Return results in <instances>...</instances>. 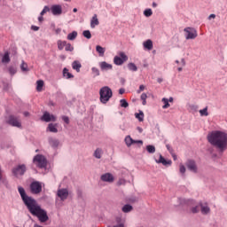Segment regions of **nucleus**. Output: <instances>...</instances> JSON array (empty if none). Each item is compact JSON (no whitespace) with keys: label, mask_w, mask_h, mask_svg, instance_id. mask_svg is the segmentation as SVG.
<instances>
[{"label":"nucleus","mask_w":227,"mask_h":227,"mask_svg":"<svg viewBox=\"0 0 227 227\" xmlns=\"http://www.w3.org/2000/svg\"><path fill=\"white\" fill-rule=\"evenodd\" d=\"M18 192L23 201V204L27 208L28 212H30L31 215L37 217L40 223H47V221H49V215H47V211L42 208V206L36 202V200L26 193L24 187L19 186Z\"/></svg>","instance_id":"1"},{"label":"nucleus","mask_w":227,"mask_h":227,"mask_svg":"<svg viewBox=\"0 0 227 227\" xmlns=\"http://www.w3.org/2000/svg\"><path fill=\"white\" fill-rule=\"evenodd\" d=\"M207 141L212 146H215L219 155H223L227 150V133L221 130H214L207 134Z\"/></svg>","instance_id":"2"},{"label":"nucleus","mask_w":227,"mask_h":227,"mask_svg":"<svg viewBox=\"0 0 227 227\" xmlns=\"http://www.w3.org/2000/svg\"><path fill=\"white\" fill-rule=\"evenodd\" d=\"M177 201L182 207H192L191 212L192 214H199L200 213V206H196V200L192 199H182L178 198Z\"/></svg>","instance_id":"3"},{"label":"nucleus","mask_w":227,"mask_h":227,"mask_svg":"<svg viewBox=\"0 0 227 227\" xmlns=\"http://www.w3.org/2000/svg\"><path fill=\"white\" fill-rule=\"evenodd\" d=\"M113 98V90L109 86H104L99 90V100L101 104H107Z\"/></svg>","instance_id":"4"},{"label":"nucleus","mask_w":227,"mask_h":227,"mask_svg":"<svg viewBox=\"0 0 227 227\" xmlns=\"http://www.w3.org/2000/svg\"><path fill=\"white\" fill-rule=\"evenodd\" d=\"M33 163L36 164L37 168L40 169H44L47 168V158L43 154H36L33 158Z\"/></svg>","instance_id":"5"},{"label":"nucleus","mask_w":227,"mask_h":227,"mask_svg":"<svg viewBox=\"0 0 227 227\" xmlns=\"http://www.w3.org/2000/svg\"><path fill=\"white\" fill-rule=\"evenodd\" d=\"M26 171H27V168L26 164H20L12 169V174L15 178H19V176H24L26 175Z\"/></svg>","instance_id":"6"},{"label":"nucleus","mask_w":227,"mask_h":227,"mask_svg":"<svg viewBox=\"0 0 227 227\" xmlns=\"http://www.w3.org/2000/svg\"><path fill=\"white\" fill-rule=\"evenodd\" d=\"M125 61H129V56H127L123 51H120L119 56H115L114 58V65H117V67L123 65Z\"/></svg>","instance_id":"7"},{"label":"nucleus","mask_w":227,"mask_h":227,"mask_svg":"<svg viewBox=\"0 0 227 227\" xmlns=\"http://www.w3.org/2000/svg\"><path fill=\"white\" fill-rule=\"evenodd\" d=\"M31 194H40L42 192V183L40 181H33L29 186Z\"/></svg>","instance_id":"8"},{"label":"nucleus","mask_w":227,"mask_h":227,"mask_svg":"<svg viewBox=\"0 0 227 227\" xmlns=\"http://www.w3.org/2000/svg\"><path fill=\"white\" fill-rule=\"evenodd\" d=\"M6 123L11 125V127H17V129H20L22 127V123L19 121V117L15 115H9Z\"/></svg>","instance_id":"9"},{"label":"nucleus","mask_w":227,"mask_h":227,"mask_svg":"<svg viewBox=\"0 0 227 227\" xmlns=\"http://www.w3.org/2000/svg\"><path fill=\"white\" fill-rule=\"evenodd\" d=\"M185 167L187 168L188 171L191 173H198V165H196V160H187L185 162Z\"/></svg>","instance_id":"10"},{"label":"nucleus","mask_w":227,"mask_h":227,"mask_svg":"<svg viewBox=\"0 0 227 227\" xmlns=\"http://www.w3.org/2000/svg\"><path fill=\"white\" fill-rule=\"evenodd\" d=\"M184 33H186V40H194L198 36V32L194 28L186 27L184 28Z\"/></svg>","instance_id":"11"},{"label":"nucleus","mask_w":227,"mask_h":227,"mask_svg":"<svg viewBox=\"0 0 227 227\" xmlns=\"http://www.w3.org/2000/svg\"><path fill=\"white\" fill-rule=\"evenodd\" d=\"M42 121H45L46 123H50V121H56L57 118L54 114H51L49 112H44L41 116Z\"/></svg>","instance_id":"12"},{"label":"nucleus","mask_w":227,"mask_h":227,"mask_svg":"<svg viewBox=\"0 0 227 227\" xmlns=\"http://www.w3.org/2000/svg\"><path fill=\"white\" fill-rule=\"evenodd\" d=\"M155 162L157 164H162L163 166H171V164H173V161H171V160H166V158H164L162 154H160L159 160L155 159Z\"/></svg>","instance_id":"13"},{"label":"nucleus","mask_w":227,"mask_h":227,"mask_svg":"<svg viewBox=\"0 0 227 227\" xmlns=\"http://www.w3.org/2000/svg\"><path fill=\"white\" fill-rule=\"evenodd\" d=\"M50 10L52 15H61L63 13V8L59 4L51 5Z\"/></svg>","instance_id":"14"},{"label":"nucleus","mask_w":227,"mask_h":227,"mask_svg":"<svg viewBox=\"0 0 227 227\" xmlns=\"http://www.w3.org/2000/svg\"><path fill=\"white\" fill-rule=\"evenodd\" d=\"M102 182H107L108 184H113L114 182V176L111 173H106L101 176Z\"/></svg>","instance_id":"15"},{"label":"nucleus","mask_w":227,"mask_h":227,"mask_svg":"<svg viewBox=\"0 0 227 227\" xmlns=\"http://www.w3.org/2000/svg\"><path fill=\"white\" fill-rule=\"evenodd\" d=\"M57 196L61 200V201H65V200L68 198V190L59 189L57 192Z\"/></svg>","instance_id":"16"},{"label":"nucleus","mask_w":227,"mask_h":227,"mask_svg":"<svg viewBox=\"0 0 227 227\" xmlns=\"http://www.w3.org/2000/svg\"><path fill=\"white\" fill-rule=\"evenodd\" d=\"M99 68L102 72H107V70H113V65L106 61H102L99 62Z\"/></svg>","instance_id":"17"},{"label":"nucleus","mask_w":227,"mask_h":227,"mask_svg":"<svg viewBox=\"0 0 227 227\" xmlns=\"http://www.w3.org/2000/svg\"><path fill=\"white\" fill-rule=\"evenodd\" d=\"M200 207V212L203 215H208V213L210 212V207L206 203V206L203 205V202L199 203Z\"/></svg>","instance_id":"18"},{"label":"nucleus","mask_w":227,"mask_h":227,"mask_svg":"<svg viewBox=\"0 0 227 227\" xmlns=\"http://www.w3.org/2000/svg\"><path fill=\"white\" fill-rule=\"evenodd\" d=\"M116 224L113 227H125V219L121 218V216L115 217Z\"/></svg>","instance_id":"19"},{"label":"nucleus","mask_w":227,"mask_h":227,"mask_svg":"<svg viewBox=\"0 0 227 227\" xmlns=\"http://www.w3.org/2000/svg\"><path fill=\"white\" fill-rule=\"evenodd\" d=\"M144 48L147 51H152L153 49V42L152 39H147L145 42L143 43Z\"/></svg>","instance_id":"20"},{"label":"nucleus","mask_w":227,"mask_h":227,"mask_svg":"<svg viewBox=\"0 0 227 227\" xmlns=\"http://www.w3.org/2000/svg\"><path fill=\"white\" fill-rule=\"evenodd\" d=\"M82 67V65L78 60H74L72 63V68H73V70H75L76 72H81Z\"/></svg>","instance_id":"21"},{"label":"nucleus","mask_w":227,"mask_h":227,"mask_svg":"<svg viewBox=\"0 0 227 227\" xmlns=\"http://www.w3.org/2000/svg\"><path fill=\"white\" fill-rule=\"evenodd\" d=\"M10 61H12V59H10V52L5 51L2 57V63L7 65V63H10Z\"/></svg>","instance_id":"22"},{"label":"nucleus","mask_w":227,"mask_h":227,"mask_svg":"<svg viewBox=\"0 0 227 227\" xmlns=\"http://www.w3.org/2000/svg\"><path fill=\"white\" fill-rule=\"evenodd\" d=\"M49 144L51 145L52 148H58V146H59V140L50 137Z\"/></svg>","instance_id":"23"},{"label":"nucleus","mask_w":227,"mask_h":227,"mask_svg":"<svg viewBox=\"0 0 227 227\" xmlns=\"http://www.w3.org/2000/svg\"><path fill=\"white\" fill-rule=\"evenodd\" d=\"M121 210L124 214H129V212H132V210H134V207L130 204H126L121 207Z\"/></svg>","instance_id":"24"},{"label":"nucleus","mask_w":227,"mask_h":227,"mask_svg":"<svg viewBox=\"0 0 227 227\" xmlns=\"http://www.w3.org/2000/svg\"><path fill=\"white\" fill-rule=\"evenodd\" d=\"M62 74H63V77H66L67 79H74V74L68 72V68L67 67H64Z\"/></svg>","instance_id":"25"},{"label":"nucleus","mask_w":227,"mask_h":227,"mask_svg":"<svg viewBox=\"0 0 227 227\" xmlns=\"http://www.w3.org/2000/svg\"><path fill=\"white\" fill-rule=\"evenodd\" d=\"M58 123H50L49 125H48V130L50 131V132H53L54 134H56V133H58Z\"/></svg>","instance_id":"26"},{"label":"nucleus","mask_w":227,"mask_h":227,"mask_svg":"<svg viewBox=\"0 0 227 227\" xmlns=\"http://www.w3.org/2000/svg\"><path fill=\"white\" fill-rule=\"evenodd\" d=\"M100 22L98 21V18H97V14H94L92 20H90V27H95V26H98Z\"/></svg>","instance_id":"27"},{"label":"nucleus","mask_w":227,"mask_h":227,"mask_svg":"<svg viewBox=\"0 0 227 227\" xmlns=\"http://www.w3.org/2000/svg\"><path fill=\"white\" fill-rule=\"evenodd\" d=\"M135 118L138 120V121H145V113L143 111L139 110L138 113L135 114Z\"/></svg>","instance_id":"28"},{"label":"nucleus","mask_w":227,"mask_h":227,"mask_svg":"<svg viewBox=\"0 0 227 227\" xmlns=\"http://www.w3.org/2000/svg\"><path fill=\"white\" fill-rule=\"evenodd\" d=\"M125 143H126V145L128 146V148H130V146H132V145H134V139L132 137H130V135H128L126 137H125Z\"/></svg>","instance_id":"29"},{"label":"nucleus","mask_w":227,"mask_h":227,"mask_svg":"<svg viewBox=\"0 0 227 227\" xmlns=\"http://www.w3.org/2000/svg\"><path fill=\"white\" fill-rule=\"evenodd\" d=\"M0 184H2V185H4L6 189L10 187V184H8V179H6V177H3V174H1V172H0Z\"/></svg>","instance_id":"30"},{"label":"nucleus","mask_w":227,"mask_h":227,"mask_svg":"<svg viewBox=\"0 0 227 227\" xmlns=\"http://www.w3.org/2000/svg\"><path fill=\"white\" fill-rule=\"evenodd\" d=\"M43 80H38L36 82V91L40 92L43 90Z\"/></svg>","instance_id":"31"},{"label":"nucleus","mask_w":227,"mask_h":227,"mask_svg":"<svg viewBox=\"0 0 227 227\" xmlns=\"http://www.w3.org/2000/svg\"><path fill=\"white\" fill-rule=\"evenodd\" d=\"M57 45H58L59 51H63V49H65V47L67 45V41L59 40L57 42Z\"/></svg>","instance_id":"32"},{"label":"nucleus","mask_w":227,"mask_h":227,"mask_svg":"<svg viewBox=\"0 0 227 227\" xmlns=\"http://www.w3.org/2000/svg\"><path fill=\"white\" fill-rule=\"evenodd\" d=\"M96 51L97 52H98L99 56H104V54H106V48L100 46V45H97L96 46Z\"/></svg>","instance_id":"33"},{"label":"nucleus","mask_w":227,"mask_h":227,"mask_svg":"<svg viewBox=\"0 0 227 227\" xmlns=\"http://www.w3.org/2000/svg\"><path fill=\"white\" fill-rule=\"evenodd\" d=\"M128 69L130 72H137V66H136L133 62H129L128 64Z\"/></svg>","instance_id":"34"},{"label":"nucleus","mask_w":227,"mask_h":227,"mask_svg":"<svg viewBox=\"0 0 227 227\" xmlns=\"http://www.w3.org/2000/svg\"><path fill=\"white\" fill-rule=\"evenodd\" d=\"M145 150L147 153H155V145H146Z\"/></svg>","instance_id":"35"},{"label":"nucleus","mask_w":227,"mask_h":227,"mask_svg":"<svg viewBox=\"0 0 227 227\" xmlns=\"http://www.w3.org/2000/svg\"><path fill=\"white\" fill-rule=\"evenodd\" d=\"M77 38V31H73L67 35V40L74 41Z\"/></svg>","instance_id":"36"},{"label":"nucleus","mask_w":227,"mask_h":227,"mask_svg":"<svg viewBox=\"0 0 227 227\" xmlns=\"http://www.w3.org/2000/svg\"><path fill=\"white\" fill-rule=\"evenodd\" d=\"M94 157L96 159H102V149L97 148L94 152Z\"/></svg>","instance_id":"37"},{"label":"nucleus","mask_w":227,"mask_h":227,"mask_svg":"<svg viewBox=\"0 0 227 227\" xmlns=\"http://www.w3.org/2000/svg\"><path fill=\"white\" fill-rule=\"evenodd\" d=\"M91 72H92L93 77H98V75H100V69L98 67H92Z\"/></svg>","instance_id":"38"},{"label":"nucleus","mask_w":227,"mask_h":227,"mask_svg":"<svg viewBox=\"0 0 227 227\" xmlns=\"http://www.w3.org/2000/svg\"><path fill=\"white\" fill-rule=\"evenodd\" d=\"M200 116H208V106H206L204 109L199 111Z\"/></svg>","instance_id":"39"},{"label":"nucleus","mask_w":227,"mask_h":227,"mask_svg":"<svg viewBox=\"0 0 227 227\" xmlns=\"http://www.w3.org/2000/svg\"><path fill=\"white\" fill-rule=\"evenodd\" d=\"M120 106H121V107H124V109H127V107H129V102L125 98L121 99Z\"/></svg>","instance_id":"40"},{"label":"nucleus","mask_w":227,"mask_h":227,"mask_svg":"<svg viewBox=\"0 0 227 227\" xmlns=\"http://www.w3.org/2000/svg\"><path fill=\"white\" fill-rule=\"evenodd\" d=\"M8 70H9L10 75H15L17 74V67L13 66H10Z\"/></svg>","instance_id":"41"},{"label":"nucleus","mask_w":227,"mask_h":227,"mask_svg":"<svg viewBox=\"0 0 227 227\" xmlns=\"http://www.w3.org/2000/svg\"><path fill=\"white\" fill-rule=\"evenodd\" d=\"M82 36H84V38H87V40H90V38H91V32L90 30H84L82 32Z\"/></svg>","instance_id":"42"},{"label":"nucleus","mask_w":227,"mask_h":227,"mask_svg":"<svg viewBox=\"0 0 227 227\" xmlns=\"http://www.w3.org/2000/svg\"><path fill=\"white\" fill-rule=\"evenodd\" d=\"M161 101L163 102L164 106H162V109H168V107H169V100L166 98H163L161 99Z\"/></svg>","instance_id":"43"},{"label":"nucleus","mask_w":227,"mask_h":227,"mask_svg":"<svg viewBox=\"0 0 227 227\" xmlns=\"http://www.w3.org/2000/svg\"><path fill=\"white\" fill-rule=\"evenodd\" d=\"M20 69L22 70V72H29V68H27V64L24 62V60H22Z\"/></svg>","instance_id":"44"},{"label":"nucleus","mask_w":227,"mask_h":227,"mask_svg":"<svg viewBox=\"0 0 227 227\" xmlns=\"http://www.w3.org/2000/svg\"><path fill=\"white\" fill-rule=\"evenodd\" d=\"M65 51H67V52H74V46H72L70 43H66Z\"/></svg>","instance_id":"45"},{"label":"nucleus","mask_w":227,"mask_h":227,"mask_svg":"<svg viewBox=\"0 0 227 227\" xmlns=\"http://www.w3.org/2000/svg\"><path fill=\"white\" fill-rule=\"evenodd\" d=\"M210 155H211V159H213V160H215V159H219V156L217 155V153H214V149L210 148L208 150Z\"/></svg>","instance_id":"46"},{"label":"nucleus","mask_w":227,"mask_h":227,"mask_svg":"<svg viewBox=\"0 0 227 227\" xmlns=\"http://www.w3.org/2000/svg\"><path fill=\"white\" fill-rule=\"evenodd\" d=\"M144 15L145 17H152V15H153V12L152 11V9H145L144 11Z\"/></svg>","instance_id":"47"},{"label":"nucleus","mask_w":227,"mask_h":227,"mask_svg":"<svg viewBox=\"0 0 227 227\" xmlns=\"http://www.w3.org/2000/svg\"><path fill=\"white\" fill-rule=\"evenodd\" d=\"M128 201L129 203H137L139 201V199L136 196H132L128 199Z\"/></svg>","instance_id":"48"},{"label":"nucleus","mask_w":227,"mask_h":227,"mask_svg":"<svg viewBox=\"0 0 227 227\" xmlns=\"http://www.w3.org/2000/svg\"><path fill=\"white\" fill-rule=\"evenodd\" d=\"M185 171H186L185 165L180 164L179 165V172L181 173V175H185Z\"/></svg>","instance_id":"49"},{"label":"nucleus","mask_w":227,"mask_h":227,"mask_svg":"<svg viewBox=\"0 0 227 227\" xmlns=\"http://www.w3.org/2000/svg\"><path fill=\"white\" fill-rule=\"evenodd\" d=\"M47 12H51V9L49 8L48 5L44 6L43 11L41 12L40 15L43 16L44 13H47Z\"/></svg>","instance_id":"50"},{"label":"nucleus","mask_w":227,"mask_h":227,"mask_svg":"<svg viewBox=\"0 0 227 227\" xmlns=\"http://www.w3.org/2000/svg\"><path fill=\"white\" fill-rule=\"evenodd\" d=\"M62 120L64 121V122L67 124V125H69L70 124V118L67 115H63L62 116Z\"/></svg>","instance_id":"51"},{"label":"nucleus","mask_w":227,"mask_h":227,"mask_svg":"<svg viewBox=\"0 0 227 227\" xmlns=\"http://www.w3.org/2000/svg\"><path fill=\"white\" fill-rule=\"evenodd\" d=\"M166 148L168 150V152L171 154V153H175V150H173V147H171L170 145L167 144L166 145Z\"/></svg>","instance_id":"52"},{"label":"nucleus","mask_w":227,"mask_h":227,"mask_svg":"<svg viewBox=\"0 0 227 227\" xmlns=\"http://www.w3.org/2000/svg\"><path fill=\"white\" fill-rule=\"evenodd\" d=\"M140 98L141 100H146V98H148V96L146 95V93H142Z\"/></svg>","instance_id":"53"},{"label":"nucleus","mask_w":227,"mask_h":227,"mask_svg":"<svg viewBox=\"0 0 227 227\" xmlns=\"http://www.w3.org/2000/svg\"><path fill=\"white\" fill-rule=\"evenodd\" d=\"M141 91H145V85H140L139 90H137V93H141Z\"/></svg>","instance_id":"54"},{"label":"nucleus","mask_w":227,"mask_h":227,"mask_svg":"<svg viewBox=\"0 0 227 227\" xmlns=\"http://www.w3.org/2000/svg\"><path fill=\"white\" fill-rule=\"evenodd\" d=\"M31 29H32V31H39L40 27H36V26H35V25H32V26H31Z\"/></svg>","instance_id":"55"},{"label":"nucleus","mask_w":227,"mask_h":227,"mask_svg":"<svg viewBox=\"0 0 227 227\" xmlns=\"http://www.w3.org/2000/svg\"><path fill=\"white\" fill-rule=\"evenodd\" d=\"M77 196H78V198H82V191H81V190H77Z\"/></svg>","instance_id":"56"},{"label":"nucleus","mask_w":227,"mask_h":227,"mask_svg":"<svg viewBox=\"0 0 227 227\" xmlns=\"http://www.w3.org/2000/svg\"><path fill=\"white\" fill-rule=\"evenodd\" d=\"M9 86L10 85L8 83H4V91H8Z\"/></svg>","instance_id":"57"},{"label":"nucleus","mask_w":227,"mask_h":227,"mask_svg":"<svg viewBox=\"0 0 227 227\" xmlns=\"http://www.w3.org/2000/svg\"><path fill=\"white\" fill-rule=\"evenodd\" d=\"M170 155L172 156L174 160H176L178 159V157L176 156V154L175 153H172Z\"/></svg>","instance_id":"58"},{"label":"nucleus","mask_w":227,"mask_h":227,"mask_svg":"<svg viewBox=\"0 0 227 227\" xmlns=\"http://www.w3.org/2000/svg\"><path fill=\"white\" fill-rule=\"evenodd\" d=\"M143 145V140H134V145Z\"/></svg>","instance_id":"59"},{"label":"nucleus","mask_w":227,"mask_h":227,"mask_svg":"<svg viewBox=\"0 0 227 227\" xmlns=\"http://www.w3.org/2000/svg\"><path fill=\"white\" fill-rule=\"evenodd\" d=\"M120 82H121V84H122V86H124V85H125V82H126L125 78H121V79H120Z\"/></svg>","instance_id":"60"},{"label":"nucleus","mask_w":227,"mask_h":227,"mask_svg":"<svg viewBox=\"0 0 227 227\" xmlns=\"http://www.w3.org/2000/svg\"><path fill=\"white\" fill-rule=\"evenodd\" d=\"M123 93H125V90L123 88H121L119 90V95H123Z\"/></svg>","instance_id":"61"},{"label":"nucleus","mask_w":227,"mask_h":227,"mask_svg":"<svg viewBox=\"0 0 227 227\" xmlns=\"http://www.w3.org/2000/svg\"><path fill=\"white\" fill-rule=\"evenodd\" d=\"M137 130H138L139 134H143V128L137 127Z\"/></svg>","instance_id":"62"},{"label":"nucleus","mask_w":227,"mask_h":227,"mask_svg":"<svg viewBox=\"0 0 227 227\" xmlns=\"http://www.w3.org/2000/svg\"><path fill=\"white\" fill-rule=\"evenodd\" d=\"M211 19H215V14H210L208 16V20H210Z\"/></svg>","instance_id":"63"},{"label":"nucleus","mask_w":227,"mask_h":227,"mask_svg":"<svg viewBox=\"0 0 227 227\" xmlns=\"http://www.w3.org/2000/svg\"><path fill=\"white\" fill-rule=\"evenodd\" d=\"M38 20H39V22H43V16H39L38 17Z\"/></svg>","instance_id":"64"}]
</instances>
